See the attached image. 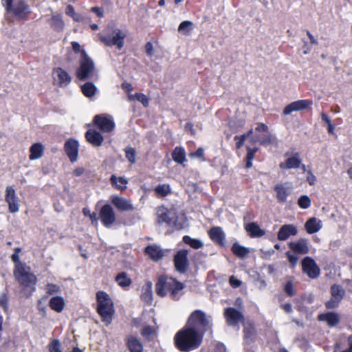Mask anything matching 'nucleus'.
<instances>
[{
  "instance_id": "6e6d98bb",
  "label": "nucleus",
  "mask_w": 352,
  "mask_h": 352,
  "mask_svg": "<svg viewBox=\"0 0 352 352\" xmlns=\"http://www.w3.org/2000/svg\"><path fill=\"white\" fill-rule=\"evenodd\" d=\"M286 256L288 258L289 262L292 265V267L296 266L298 261V257L297 256H295V255L291 254L289 252H287L286 253Z\"/></svg>"
},
{
  "instance_id": "09e8293b",
  "label": "nucleus",
  "mask_w": 352,
  "mask_h": 352,
  "mask_svg": "<svg viewBox=\"0 0 352 352\" xmlns=\"http://www.w3.org/2000/svg\"><path fill=\"white\" fill-rule=\"evenodd\" d=\"M298 204L300 208L307 209L311 206V199L307 195H302L298 200Z\"/></svg>"
},
{
  "instance_id": "f704fd0d",
  "label": "nucleus",
  "mask_w": 352,
  "mask_h": 352,
  "mask_svg": "<svg viewBox=\"0 0 352 352\" xmlns=\"http://www.w3.org/2000/svg\"><path fill=\"white\" fill-rule=\"evenodd\" d=\"M157 214L160 222H165L168 224L171 223L172 218L170 217L171 214L167 208L164 207L158 208Z\"/></svg>"
},
{
  "instance_id": "2f4dec72",
  "label": "nucleus",
  "mask_w": 352,
  "mask_h": 352,
  "mask_svg": "<svg viewBox=\"0 0 352 352\" xmlns=\"http://www.w3.org/2000/svg\"><path fill=\"white\" fill-rule=\"evenodd\" d=\"M50 307L58 313L61 312L65 307V300L60 296L53 297L50 300Z\"/></svg>"
},
{
  "instance_id": "3c124183",
  "label": "nucleus",
  "mask_w": 352,
  "mask_h": 352,
  "mask_svg": "<svg viewBox=\"0 0 352 352\" xmlns=\"http://www.w3.org/2000/svg\"><path fill=\"white\" fill-rule=\"evenodd\" d=\"M45 290L48 295L57 294L61 292L60 286L54 284H47Z\"/></svg>"
},
{
  "instance_id": "dca6fc26",
  "label": "nucleus",
  "mask_w": 352,
  "mask_h": 352,
  "mask_svg": "<svg viewBox=\"0 0 352 352\" xmlns=\"http://www.w3.org/2000/svg\"><path fill=\"white\" fill-rule=\"evenodd\" d=\"M312 104L313 102L310 100H297L287 105L283 110V113L285 115H289L294 111L307 109L311 107Z\"/></svg>"
},
{
  "instance_id": "c756f323",
  "label": "nucleus",
  "mask_w": 352,
  "mask_h": 352,
  "mask_svg": "<svg viewBox=\"0 0 352 352\" xmlns=\"http://www.w3.org/2000/svg\"><path fill=\"white\" fill-rule=\"evenodd\" d=\"M305 227L309 234H314L322 228V221L320 219L312 217L305 223Z\"/></svg>"
},
{
  "instance_id": "2eb2a0df",
  "label": "nucleus",
  "mask_w": 352,
  "mask_h": 352,
  "mask_svg": "<svg viewBox=\"0 0 352 352\" xmlns=\"http://www.w3.org/2000/svg\"><path fill=\"white\" fill-rule=\"evenodd\" d=\"M5 199L8 204L9 211L12 213L19 210L18 197L12 186H8L6 189Z\"/></svg>"
},
{
  "instance_id": "c03bdc74",
  "label": "nucleus",
  "mask_w": 352,
  "mask_h": 352,
  "mask_svg": "<svg viewBox=\"0 0 352 352\" xmlns=\"http://www.w3.org/2000/svg\"><path fill=\"white\" fill-rule=\"evenodd\" d=\"M254 133L253 129H250L247 133H244L243 135L241 136L236 135L234 137V140H238L236 143V147L237 149H239L243 144H244V142L248 138H250Z\"/></svg>"
},
{
  "instance_id": "a19ab883",
  "label": "nucleus",
  "mask_w": 352,
  "mask_h": 352,
  "mask_svg": "<svg viewBox=\"0 0 352 352\" xmlns=\"http://www.w3.org/2000/svg\"><path fill=\"white\" fill-rule=\"evenodd\" d=\"M193 23L190 21H182L179 27L178 32L183 34H188L193 29Z\"/></svg>"
},
{
  "instance_id": "864d4df0",
  "label": "nucleus",
  "mask_w": 352,
  "mask_h": 352,
  "mask_svg": "<svg viewBox=\"0 0 352 352\" xmlns=\"http://www.w3.org/2000/svg\"><path fill=\"white\" fill-rule=\"evenodd\" d=\"M284 291L286 293L287 295L289 296H294L296 292L294 289V284L292 280H288L284 287Z\"/></svg>"
},
{
  "instance_id": "4468645a",
  "label": "nucleus",
  "mask_w": 352,
  "mask_h": 352,
  "mask_svg": "<svg viewBox=\"0 0 352 352\" xmlns=\"http://www.w3.org/2000/svg\"><path fill=\"white\" fill-rule=\"evenodd\" d=\"M302 272L312 279L318 278L320 273L319 267L315 261L309 256H306L302 259Z\"/></svg>"
},
{
  "instance_id": "4d7b16f0",
  "label": "nucleus",
  "mask_w": 352,
  "mask_h": 352,
  "mask_svg": "<svg viewBox=\"0 0 352 352\" xmlns=\"http://www.w3.org/2000/svg\"><path fill=\"white\" fill-rule=\"evenodd\" d=\"M65 13L67 15L72 16L74 20H76V21L79 20L78 17L76 16L74 8H73L72 6L69 5L67 6L66 10H65Z\"/></svg>"
},
{
  "instance_id": "a18cd8bd",
  "label": "nucleus",
  "mask_w": 352,
  "mask_h": 352,
  "mask_svg": "<svg viewBox=\"0 0 352 352\" xmlns=\"http://www.w3.org/2000/svg\"><path fill=\"white\" fill-rule=\"evenodd\" d=\"M248 153L246 155V168H250L252 167V161L253 160L254 157V153L256 152L257 148H251L249 146L246 147Z\"/></svg>"
},
{
  "instance_id": "de8ad7c7",
  "label": "nucleus",
  "mask_w": 352,
  "mask_h": 352,
  "mask_svg": "<svg viewBox=\"0 0 352 352\" xmlns=\"http://www.w3.org/2000/svg\"><path fill=\"white\" fill-rule=\"evenodd\" d=\"M49 352H63L61 343L58 340H53L48 345Z\"/></svg>"
},
{
  "instance_id": "338daca9",
  "label": "nucleus",
  "mask_w": 352,
  "mask_h": 352,
  "mask_svg": "<svg viewBox=\"0 0 352 352\" xmlns=\"http://www.w3.org/2000/svg\"><path fill=\"white\" fill-rule=\"evenodd\" d=\"M85 170L83 168L79 167L74 170V175L76 177L80 176L83 174Z\"/></svg>"
},
{
  "instance_id": "39448f33",
  "label": "nucleus",
  "mask_w": 352,
  "mask_h": 352,
  "mask_svg": "<svg viewBox=\"0 0 352 352\" xmlns=\"http://www.w3.org/2000/svg\"><path fill=\"white\" fill-rule=\"evenodd\" d=\"M1 2L6 12L19 20L27 19L31 12L25 0H1Z\"/></svg>"
},
{
  "instance_id": "58836bf2",
  "label": "nucleus",
  "mask_w": 352,
  "mask_h": 352,
  "mask_svg": "<svg viewBox=\"0 0 352 352\" xmlns=\"http://www.w3.org/2000/svg\"><path fill=\"white\" fill-rule=\"evenodd\" d=\"M116 281L122 287H129L132 283L125 272L119 273L116 277Z\"/></svg>"
},
{
  "instance_id": "0e129e2a",
  "label": "nucleus",
  "mask_w": 352,
  "mask_h": 352,
  "mask_svg": "<svg viewBox=\"0 0 352 352\" xmlns=\"http://www.w3.org/2000/svg\"><path fill=\"white\" fill-rule=\"evenodd\" d=\"M281 308L285 311L287 314H290L292 312V306L290 303H285L281 305Z\"/></svg>"
},
{
  "instance_id": "6ab92c4d",
  "label": "nucleus",
  "mask_w": 352,
  "mask_h": 352,
  "mask_svg": "<svg viewBox=\"0 0 352 352\" xmlns=\"http://www.w3.org/2000/svg\"><path fill=\"white\" fill-rule=\"evenodd\" d=\"M53 78L54 82L60 87H65L71 82L69 74L60 67L54 69Z\"/></svg>"
},
{
  "instance_id": "7ed1b4c3",
  "label": "nucleus",
  "mask_w": 352,
  "mask_h": 352,
  "mask_svg": "<svg viewBox=\"0 0 352 352\" xmlns=\"http://www.w3.org/2000/svg\"><path fill=\"white\" fill-rule=\"evenodd\" d=\"M126 36L125 32L110 24L107 25L103 33L99 34L101 42L109 47L116 46L118 50L123 47Z\"/></svg>"
},
{
  "instance_id": "9b49d317",
  "label": "nucleus",
  "mask_w": 352,
  "mask_h": 352,
  "mask_svg": "<svg viewBox=\"0 0 352 352\" xmlns=\"http://www.w3.org/2000/svg\"><path fill=\"white\" fill-rule=\"evenodd\" d=\"M97 127L104 133H109L115 129V123L111 116L106 114L97 115L94 118Z\"/></svg>"
},
{
  "instance_id": "69168bd1",
  "label": "nucleus",
  "mask_w": 352,
  "mask_h": 352,
  "mask_svg": "<svg viewBox=\"0 0 352 352\" xmlns=\"http://www.w3.org/2000/svg\"><path fill=\"white\" fill-rule=\"evenodd\" d=\"M91 12L96 13L98 16L102 17L103 16V11L102 9L99 7H93L91 8Z\"/></svg>"
},
{
  "instance_id": "cd10ccee",
  "label": "nucleus",
  "mask_w": 352,
  "mask_h": 352,
  "mask_svg": "<svg viewBox=\"0 0 352 352\" xmlns=\"http://www.w3.org/2000/svg\"><path fill=\"white\" fill-rule=\"evenodd\" d=\"M145 252L155 261H159L164 256V252L157 245H151L146 248Z\"/></svg>"
},
{
  "instance_id": "79ce46f5",
  "label": "nucleus",
  "mask_w": 352,
  "mask_h": 352,
  "mask_svg": "<svg viewBox=\"0 0 352 352\" xmlns=\"http://www.w3.org/2000/svg\"><path fill=\"white\" fill-rule=\"evenodd\" d=\"M81 89L84 95L87 97L93 96L96 91V86L91 82H87L81 87Z\"/></svg>"
},
{
  "instance_id": "e2e57ef3",
  "label": "nucleus",
  "mask_w": 352,
  "mask_h": 352,
  "mask_svg": "<svg viewBox=\"0 0 352 352\" xmlns=\"http://www.w3.org/2000/svg\"><path fill=\"white\" fill-rule=\"evenodd\" d=\"M145 50H146V54L149 56H153V44L151 42H148L146 44Z\"/></svg>"
},
{
  "instance_id": "423d86ee",
  "label": "nucleus",
  "mask_w": 352,
  "mask_h": 352,
  "mask_svg": "<svg viewBox=\"0 0 352 352\" xmlns=\"http://www.w3.org/2000/svg\"><path fill=\"white\" fill-rule=\"evenodd\" d=\"M98 313L102 318V321L110 324L114 313L113 305L109 296L104 292L100 291L96 294Z\"/></svg>"
},
{
  "instance_id": "1a4fd4ad",
  "label": "nucleus",
  "mask_w": 352,
  "mask_h": 352,
  "mask_svg": "<svg viewBox=\"0 0 352 352\" xmlns=\"http://www.w3.org/2000/svg\"><path fill=\"white\" fill-rule=\"evenodd\" d=\"M254 133V136L250 137L252 143L259 142L262 145H269L275 141V137L268 131V127L265 124H257Z\"/></svg>"
},
{
  "instance_id": "5fc2aeb1",
  "label": "nucleus",
  "mask_w": 352,
  "mask_h": 352,
  "mask_svg": "<svg viewBox=\"0 0 352 352\" xmlns=\"http://www.w3.org/2000/svg\"><path fill=\"white\" fill-rule=\"evenodd\" d=\"M0 306L5 311L8 310V298L7 295L4 293L0 295Z\"/></svg>"
},
{
  "instance_id": "0eeeda50",
  "label": "nucleus",
  "mask_w": 352,
  "mask_h": 352,
  "mask_svg": "<svg viewBox=\"0 0 352 352\" xmlns=\"http://www.w3.org/2000/svg\"><path fill=\"white\" fill-rule=\"evenodd\" d=\"M186 327L194 331H199L204 335L211 328V323L203 311L196 310L190 316Z\"/></svg>"
},
{
  "instance_id": "b1692460",
  "label": "nucleus",
  "mask_w": 352,
  "mask_h": 352,
  "mask_svg": "<svg viewBox=\"0 0 352 352\" xmlns=\"http://www.w3.org/2000/svg\"><path fill=\"white\" fill-rule=\"evenodd\" d=\"M78 143L74 140H69L65 144V151L71 162H74L78 159Z\"/></svg>"
},
{
  "instance_id": "f8f14e48",
  "label": "nucleus",
  "mask_w": 352,
  "mask_h": 352,
  "mask_svg": "<svg viewBox=\"0 0 352 352\" xmlns=\"http://www.w3.org/2000/svg\"><path fill=\"white\" fill-rule=\"evenodd\" d=\"M99 218L106 228H111L116 221V213L112 206L109 204L103 206L100 210Z\"/></svg>"
},
{
  "instance_id": "f3484780",
  "label": "nucleus",
  "mask_w": 352,
  "mask_h": 352,
  "mask_svg": "<svg viewBox=\"0 0 352 352\" xmlns=\"http://www.w3.org/2000/svg\"><path fill=\"white\" fill-rule=\"evenodd\" d=\"M224 315L229 325H236L244 320L242 312L232 307L226 309Z\"/></svg>"
},
{
  "instance_id": "412c9836",
  "label": "nucleus",
  "mask_w": 352,
  "mask_h": 352,
  "mask_svg": "<svg viewBox=\"0 0 352 352\" xmlns=\"http://www.w3.org/2000/svg\"><path fill=\"white\" fill-rule=\"evenodd\" d=\"M318 319L320 321L327 322L330 327L337 326L340 322V315L336 312H327L318 315Z\"/></svg>"
},
{
  "instance_id": "aec40b11",
  "label": "nucleus",
  "mask_w": 352,
  "mask_h": 352,
  "mask_svg": "<svg viewBox=\"0 0 352 352\" xmlns=\"http://www.w3.org/2000/svg\"><path fill=\"white\" fill-rule=\"evenodd\" d=\"M298 234V228L294 224H285L282 226L277 234L279 241H286L291 236H296Z\"/></svg>"
},
{
  "instance_id": "680f3d73",
  "label": "nucleus",
  "mask_w": 352,
  "mask_h": 352,
  "mask_svg": "<svg viewBox=\"0 0 352 352\" xmlns=\"http://www.w3.org/2000/svg\"><path fill=\"white\" fill-rule=\"evenodd\" d=\"M204 156V150L201 148H198L195 152L190 154V157L201 158Z\"/></svg>"
},
{
  "instance_id": "e433bc0d",
  "label": "nucleus",
  "mask_w": 352,
  "mask_h": 352,
  "mask_svg": "<svg viewBox=\"0 0 352 352\" xmlns=\"http://www.w3.org/2000/svg\"><path fill=\"white\" fill-rule=\"evenodd\" d=\"M172 157L178 164H182L186 161V153L182 147H176L172 153Z\"/></svg>"
},
{
  "instance_id": "052dcab7",
  "label": "nucleus",
  "mask_w": 352,
  "mask_h": 352,
  "mask_svg": "<svg viewBox=\"0 0 352 352\" xmlns=\"http://www.w3.org/2000/svg\"><path fill=\"white\" fill-rule=\"evenodd\" d=\"M230 283L234 287H239L241 285V281L236 279L234 276L230 277Z\"/></svg>"
},
{
  "instance_id": "a878e982",
  "label": "nucleus",
  "mask_w": 352,
  "mask_h": 352,
  "mask_svg": "<svg viewBox=\"0 0 352 352\" xmlns=\"http://www.w3.org/2000/svg\"><path fill=\"white\" fill-rule=\"evenodd\" d=\"M85 138L94 146H101L104 140L103 136L99 132L92 129H89L86 132Z\"/></svg>"
},
{
  "instance_id": "9d476101",
  "label": "nucleus",
  "mask_w": 352,
  "mask_h": 352,
  "mask_svg": "<svg viewBox=\"0 0 352 352\" xmlns=\"http://www.w3.org/2000/svg\"><path fill=\"white\" fill-rule=\"evenodd\" d=\"M345 295V289L340 285L334 284L331 287V298L326 302L327 309L337 308Z\"/></svg>"
},
{
  "instance_id": "774afa93",
  "label": "nucleus",
  "mask_w": 352,
  "mask_h": 352,
  "mask_svg": "<svg viewBox=\"0 0 352 352\" xmlns=\"http://www.w3.org/2000/svg\"><path fill=\"white\" fill-rule=\"evenodd\" d=\"M321 118H322V120L323 122H324L327 124V126H328L329 124H331V120H330L329 117L327 115H326L325 113H322L321 114Z\"/></svg>"
},
{
  "instance_id": "c9c22d12",
  "label": "nucleus",
  "mask_w": 352,
  "mask_h": 352,
  "mask_svg": "<svg viewBox=\"0 0 352 352\" xmlns=\"http://www.w3.org/2000/svg\"><path fill=\"white\" fill-rule=\"evenodd\" d=\"M110 181L113 186H115L118 190H123L126 188V185L128 184V181L123 177H116L115 175H112L110 178Z\"/></svg>"
},
{
  "instance_id": "72a5a7b5",
  "label": "nucleus",
  "mask_w": 352,
  "mask_h": 352,
  "mask_svg": "<svg viewBox=\"0 0 352 352\" xmlns=\"http://www.w3.org/2000/svg\"><path fill=\"white\" fill-rule=\"evenodd\" d=\"M127 345L131 352H142L143 346L141 342L134 336H129Z\"/></svg>"
},
{
  "instance_id": "49530a36",
  "label": "nucleus",
  "mask_w": 352,
  "mask_h": 352,
  "mask_svg": "<svg viewBox=\"0 0 352 352\" xmlns=\"http://www.w3.org/2000/svg\"><path fill=\"white\" fill-rule=\"evenodd\" d=\"M52 26L56 30H61L64 27V23L59 16H53L52 18Z\"/></svg>"
},
{
  "instance_id": "bb28decb",
  "label": "nucleus",
  "mask_w": 352,
  "mask_h": 352,
  "mask_svg": "<svg viewBox=\"0 0 352 352\" xmlns=\"http://www.w3.org/2000/svg\"><path fill=\"white\" fill-rule=\"evenodd\" d=\"M210 239L219 245L225 243V234L220 227L212 228L208 232Z\"/></svg>"
},
{
  "instance_id": "a211bd4d",
  "label": "nucleus",
  "mask_w": 352,
  "mask_h": 352,
  "mask_svg": "<svg viewBox=\"0 0 352 352\" xmlns=\"http://www.w3.org/2000/svg\"><path fill=\"white\" fill-rule=\"evenodd\" d=\"M289 247L294 253L298 254H307L309 252V241L304 238L290 242Z\"/></svg>"
},
{
  "instance_id": "bf43d9fd",
  "label": "nucleus",
  "mask_w": 352,
  "mask_h": 352,
  "mask_svg": "<svg viewBox=\"0 0 352 352\" xmlns=\"http://www.w3.org/2000/svg\"><path fill=\"white\" fill-rule=\"evenodd\" d=\"M307 181L311 186H314L316 183V177L312 173L311 170H308V171H307Z\"/></svg>"
},
{
  "instance_id": "4c0bfd02",
  "label": "nucleus",
  "mask_w": 352,
  "mask_h": 352,
  "mask_svg": "<svg viewBox=\"0 0 352 352\" xmlns=\"http://www.w3.org/2000/svg\"><path fill=\"white\" fill-rule=\"evenodd\" d=\"M232 250L234 254L239 258L245 257L250 252V250L248 248L241 246L237 243L233 244Z\"/></svg>"
},
{
  "instance_id": "37998d69",
  "label": "nucleus",
  "mask_w": 352,
  "mask_h": 352,
  "mask_svg": "<svg viewBox=\"0 0 352 352\" xmlns=\"http://www.w3.org/2000/svg\"><path fill=\"white\" fill-rule=\"evenodd\" d=\"M129 98L130 100L136 99L140 102L145 107H148L149 104V98L144 94H135L134 95H129Z\"/></svg>"
},
{
  "instance_id": "393cba45",
  "label": "nucleus",
  "mask_w": 352,
  "mask_h": 352,
  "mask_svg": "<svg viewBox=\"0 0 352 352\" xmlns=\"http://www.w3.org/2000/svg\"><path fill=\"white\" fill-rule=\"evenodd\" d=\"M274 190L276 192V198L280 203H285L287 197L290 193L291 187L286 184H278L275 186Z\"/></svg>"
},
{
  "instance_id": "5701e85b",
  "label": "nucleus",
  "mask_w": 352,
  "mask_h": 352,
  "mask_svg": "<svg viewBox=\"0 0 352 352\" xmlns=\"http://www.w3.org/2000/svg\"><path fill=\"white\" fill-rule=\"evenodd\" d=\"M301 165V159L300 154L296 153L294 155L287 157V159L279 164V167L281 169H292L298 168Z\"/></svg>"
},
{
  "instance_id": "c85d7f7f",
  "label": "nucleus",
  "mask_w": 352,
  "mask_h": 352,
  "mask_svg": "<svg viewBox=\"0 0 352 352\" xmlns=\"http://www.w3.org/2000/svg\"><path fill=\"white\" fill-rule=\"evenodd\" d=\"M245 230L251 237H261L265 234V231L260 228L256 222L249 223L245 226Z\"/></svg>"
},
{
  "instance_id": "ea45409f",
  "label": "nucleus",
  "mask_w": 352,
  "mask_h": 352,
  "mask_svg": "<svg viewBox=\"0 0 352 352\" xmlns=\"http://www.w3.org/2000/svg\"><path fill=\"white\" fill-rule=\"evenodd\" d=\"M183 241L194 249H199L204 247V243L198 239H192L189 236H184Z\"/></svg>"
},
{
  "instance_id": "13d9d810",
  "label": "nucleus",
  "mask_w": 352,
  "mask_h": 352,
  "mask_svg": "<svg viewBox=\"0 0 352 352\" xmlns=\"http://www.w3.org/2000/svg\"><path fill=\"white\" fill-rule=\"evenodd\" d=\"M154 333V329L153 327L147 326L142 329V334L146 337H150Z\"/></svg>"
},
{
  "instance_id": "f03ea898",
  "label": "nucleus",
  "mask_w": 352,
  "mask_h": 352,
  "mask_svg": "<svg viewBox=\"0 0 352 352\" xmlns=\"http://www.w3.org/2000/svg\"><path fill=\"white\" fill-rule=\"evenodd\" d=\"M184 287V285L176 279L162 276L159 277L155 285V292L159 296L164 297L169 292L173 299L178 300L182 296Z\"/></svg>"
},
{
  "instance_id": "4be33fe9",
  "label": "nucleus",
  "mask_w": 352,
  "mask_h": 352,
  "mask_svg": "<svg viewBox=\"0 0 352 352\" xmlns=\"http://www.w3.org/2000/svg\"><path fill=\"white\" fill-rule=\"evenodd\" d=\"M111 203L118 210L121 211H133L134 210L131 201L118 196H113Z\"/></svg>"
},
{
  "instance_id": "473e14b6",
  "label": "nucleus",
  "mask_w": 352,
  "mask_h": 352,
  "mask_svg": "<svg viewBox=\"0 0 352 352\" xmlns=\"http://www.w3.org/2000/svg\"><path fill=\"white\" fill-rule=\"evenodd\" d=\"M43 146L41 143H36L33 144L30 149V160H35L41 158L43 156Z\"/></svg>"
},
{
  "instance_id": "6e6552de",
  "label": "nucleus",
  "mask_w": 352,
  "mask_h": 352,
  "mask_svg": "<svg viewBox=\"0 0 352 352\" xmlns=\"http://www.w3.org/2000/svg\"><path fill=\"white\" fill-rule=\"evenodd\" d=\"M81 56L80 67L77 69L76 76L79 80H84L94 76L96 71L94 62L84 50L81 51Z\"/></svg>"
},
{
  "instance_id": "20e7f679",
  "label": "nucleus",
  "mask_w": 352,
  "mask_h": 352,
  "mask_svg": "<svg viewBox=\"0 0 352 352\" xmlns=\"http://www.w3.org/2000/svg\"><path fill=\"white\" fill-rule=\"evenodd\" d=\"M15 278L19 281L25 294L30 296L35 289L36 276L30 273L23 265L18 264L14 271Z\"/></svg>"
},
{
  "instance_id": "f257e3e1",
  "label": "nucleus",
  "mask_w": 352,
  "mask_h": 352,
  "mask_svg": "<svg viewBox=\"0 0 352 352\" xmlns=\"http://www.w3.org/2000/svg\"><path fill=\"white\" fill-rule=\"evenodd\" d=\"M203 333L187 327L179 330L175 336V346L182 351H190L197 349L203 340Z\"/></svg>"
},
{
  "instance_id": "ddd939ff",
  "label": "nucleus",
  "mask_w": 352,
  "mask_h": 352,
  "mask_svg": "<svg viewBox=\"0 0 352 352\" xmlns=\"http://www.w3.org/2000/svg\"><path fill=\"white\" fill-rule=\"evenodd\" d=\"M188 255V251L187 250H180L174 256L175 267L179 273L184 274L188 270L189 261Z\"/></svg>"
},
{
  "instance_id": "603ef678",
  "label": "nucleus",
  "mask_w": 352,
  "mask_h": 352,
  "mask_svg": "<svg viewBox=\"0 0 352 352\" xmlns=\"http://www.w3.org/2000/svg\"><path fill=\"white\" fill-rule=\"evenodd\" d=\"M155 190L158 195H161L162 197L166 196L170 192L169 186L165 184L157 186Z\"/></svg>"
},
{
  "instance_id": "8fccbe9b",
  "label": "nucleus",
  "mask_w": 352,
  "mask_h": 352,
  "mask_svg": "<svg viewBox=\"0 0 352 352\" xmlns=\"http://www.w3.org/2000/svg\"><path fill=\"white\" fill-rule=\"evenodd\" d=\"M126 153V158L131 163L135 164V157H136V151L135 150L130 146L126 147L124 149Z\"/></svg>"
},
{
  "instance_id": "7c9ffc66",
  "label": "nucleus",
  "mask_w": 352,
  "mask_h": 352,
  "mask_svg": "<svg viewBox=\"0 0 352 352\" xmlns=\"http://www.w3.org/2000/svg\"><path fill=\"white\" fill-rule=\"evenodd\" d=\"M153 285L151 281H148L142 289V299L148 304H151L153 300Z\"/></svg>"
}]
</instances>
